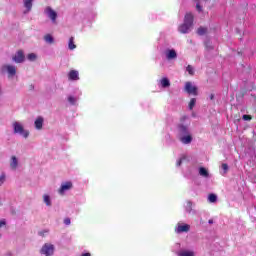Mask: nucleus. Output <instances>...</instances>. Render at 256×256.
<instances>
[{"label":"nucleus","instance_id":"9d476101","mask_svg":"<svg viewBox=\"0 0 256 256\" xmlns=\"http://www.w3.org/2000/svg\"><path fill=\"white\" fill-rule=\"evenodd\" d=\"M68 79H70V81H78L79 72L77 70H71L68 74Z\"/></svg>","mask_w":256,"mask_h":256},{"label":"nucleus","instance_id":"dca6fc26","mask_svg":"<svg viewBox=\"0 0 256 256\" xmlns=\"http://www.w3.org/2000/svg\"><path fill=\"white\" fill-rule=\"evenodd\" d=\"M17 165H19L17 157L16 156H12L11 162H10L11 169H17Z\"/></svg>","mask_w":256,"mask_h":256},{"label":"nucleus","instance_id":"c9c22d12","mask_svg":"<svg viewBox=\"0 0 256 256\" xmlns=\"http://www.w3.org/2000/svg\"><path fill=\"white\" fill-rule=\"evenodd\" d=\"M45 233H47V231H40V232H39V235H40L41 237H45Z\"/></svg>","mask_w":256,"mask_h":256},{"label":"nucleus","instance_id":"c85d7f7f","mask_svg":"<svg viewBox=\"0 0 256 256\" xmlns=\"http://www.w3.org/2000/svg\"><path fill=\"white\" fill-rule=\"evenodd\" d=\"M222 169H223L224 173H227L229 171V165H227V163H223Z\"/></svg>","mask_w":256,"mask_h":256},{"label":"nucleus","instance_id":"4c0bfd02","mask_svg":"<svg viewBox=\"0 0 256 256\" xmlns=\"http://www.w3.org/2000/svg\"><path fill=\"white\" fill-rule=\"evenodd\" d=\"M81 256H91V253H84Z\"/></svg>","mask_w":256,"mask_h":256},{"label":"nucleus","instance_id":"7c9ffc66","mask_svg":"<svg viewBox=\"0 0 256 256\" xmlns=\"http://www.w3.org/2000/svg\"><path fill=\"white\" fill-rule=\"evenodd\" d=\"M68 101H69V103H71V105H75V97L69 96Z\"/></svg>","mask_w":256,"mask_h":256},{"label":"nucleus","instance_id":"72a5a7b5","mask_svg":"<svg viewBox=\"0 0 256 256\" xmlns=\"http://www.w3.org/2000/svg\"><path fill=\"white\" fill-rule=\"evenodd\" d=\"M182 163H183V158H180V159L177 161V163H176L177 167H181Z\"/></svg>","mask_w":256,"mask_h":256},{"label":"nucleus","instance_id":"4468645a","mask_svg":"<svg viewBox=\"0 0 256 256\" xmlns=\"http://www.w3.org/2000/svg\"><path fill=\"white\" fill-rule=\"evenodd\" d=\"M179 133H180V135H188L189 134V128H187V126L181 124L179 126Z\"/></svg>","mask_w":256,"mask_h":256},{"label":"nucleus","instance_id":"f03ea898","mask_svg":"<svg viewBox=\"0 0 256 256\" xmlns=\"http://www.w3.org/2000/svg\"><path fill=\"white\" fill-rule=\"evenodd\" d=\"M185 93H188V95H193L194 97H197L199 95V88L197 86H194L192 82H186L184 86Z\"/></svg>","mask_w":256,"mask_h":256},{"label":"nucleus","instance_id":"f8f14e48","mask_svg":"<svg viewBox=\"0 0 256 256\" xmlns=\"http://www.w3.org/2000/svg\"><path fill=\"white\" fill-rule=\"evenodd\" d=\"M160 85L163 89H167V87H171V82L169 81V78L164 77L160 80Z\"/></svg>","mask_w":256,"mask_h":256},{"label":"nucleus","instance_id":"7ed1b4c3","mask_svg":"<svg viewBox=\"0 0 256 256\" xmlns=\"http://www.w3.org/2000/svg\"><path fill=\"white\" fill-rule=\"evenodd\" d=\"M13 127H14V133H19V135H23L25 139L29 137V131H25V129L23 128V125H21L19 122H14Z\"/></svg>","mask_w":256,"mask_h":256},{"label":"nucleus","instance_id":"58836bf2","mask_svg":"<svg viewBox=\"0 0 256 256\" xmlns=\"http://www.w3.org/2000/svg\"><path fill=\"white\" fill-rule=\"evenodd\" d=\"M208 223H209L210 225H213V219H210V220L208 221Z\"/></svg>","mask_w":256,"mask_h":256},{"label":"nucleus","instance_id":"0eeeda50","mask_svg":"<svg viewBox=\"0 0 256 256\" xmlns=\"http://www.w3.org/2000/svg\"><path fill=\"white\" fill-rule=\"evenodd\" d=\"M13 61L15 63H23L25 61V53L23 50H18L16 54L13 56Z\"/></svg>","mask_w":256,"mask_h":256},{"label":"nucleus","instance_id":"a878e982","mask_svg":"<svg viewBox=\"0 0 256 256\" xmlns=\"http://www.w3.org/2000/svg\"><path fill=\"white\" fill-rule=\"evenodd\" d=\"M195 103H197V99L192 98L189 102V109H193V107H195Z\"/></svg>","mask_w":256,"mask_h":256},{"label":"nucleus","instance_id":"b1692460","mask_svg":"<svg viewBox=\"0 0 256 256\" xmlns=\"http://www.w3.org/2000/svg\"><path fill=\"white\" fill-rule=\"evenodd\" d=\"M208 199H209L210 203H215L217 201V195L210 194Z\"/></svg>","mask_w":256,"mask_h":256},{"label":"nucleus","instance_id":"4be33fe9","mask_svg":"<svg viewBox=\"0 0 256 256\" xmlns=\"http://www.w3.org/2000/svg\"><path fill=\"white\" fill-rule=\"evenodd\" d=\"M179 256H195V253L193 251H182Z\"/></svg>","mask_w":256,"mask_h":256},{"label":"nucleus","instance_id":"aec40b11","mask_svg":"<svg viewBox=\"0 0 256 256\" xmlns=\"http://www.w3.org/2000/svg\"><path fill=\"white\" fill-rule=\"evenodd\" d=\"M167 59H177V52H175V50H169L167 53Z\"/></svg>","mask_w":256,"mask_h":256},{"label":"nucleus","instance_id":"6ab92c4d","mask_svg":"<svg viewBox=\"0 0 256 256\" xmlns=\"http://www.w3.org/2000/svg\"><path fill=\"white\" fill-rule=\"evenodd\" d=\"M44 40L46 41V43H49L50 45H53V43H55V40L53 39V36H51V34L45 35Z\"/></svg>","mask_w":256,"mask_h":256},{"label":"nucleus","instance_id":"c756f323","mask_svg":"<svg viewBox=\"0 0 256 256\" xmlns=\"http://www.w3.org/2000/svg\"><path fill=\"white\" fill-rule=\"evenodd\" d=\"M5 179H6L5 174H1V176H0V187H1V185H3V183H5Z\"/></svg>","mask_w":256,"mask_h":256},{"label":"nucleus","instance_id":"1a4fd4ad","mask_svg":"<svg viewBox=\"0 0 256 256\" xmlns=\"http://www.w3.org/2000/svg\"><path fill=\"white\" fill-rule=\"evenodd\" d=\"M189 229H191L189 224L178 225L176 233H189Z\"/></svg>","mask_w":256,"mask_h":256},{"label":"nucleus","instance_id":"f704fd0d","mask_svg":"<svg viewBox=\"0 0 256 256\" xmlns=\"http://www.w3.org/2000/svg\"><path fill=\"white\" fill-rule=\"evenodd\" d=\"M7 225V222L5 220L0 221V227H5Z\"/></svg>","mask_w":256,"mask_h":256},{"label":"nucleus","instance_id":"bb28decb","mask_svg":"<svg viewBox=\"0 0 256 256\" xmlns=\"http://www.w3.org/2000/svg\"><path fill=\"white\" fill-rule=\"evenodd\" d=\"M186 71L189 73V75H195V72L193 71V66L188 65L186 67Z\"/></svg>","mask_w":256,"mask_h":256},{"label":"nucleus","instance_id":"393cba45","mask_svg":"<svg viewBox=\"0 0 256 256\" xmlns=\"http://www.w3.org/2000/svg\"><path fill=\"white\" fill-rule=\"evenodd\" d=\"M198 35H205L207 33V28L200 27L197 30Z\"/></svg>","mask_w":256,"mask_h":256},{"label":"nucleus","instance_id":"f257e3e1","mask_svg":"<svg viewBox=\"0 0 256 256\" xmlns=\"http://www.w3.org/2000/svg\"><path fill=\"white\" fill-rule=\"evenodd\" d=\"M194 16L191 12L184 16V23L178 27L179 33H189V29L193 27Z\"/></svg>","mask_w":256,"mask_h":256},{"label":"nucleus","instance_id":"423d86ee","mask_svg":"<svg viewBox=\"0 0 256 256\" xmlns=\"http://www.w3.org/2000/svg\"><path fill=\"white\" fill-rule=\"evenodd\" d=\"M8 71L9 77H13L17 74V68L12 65H3L2 72Z\"/></svg>","mask_w":256,"mask_h":256},{"label":"nucleus","instance_id":"f3484780","mask_svg":"<svg viewBox=\"0 0 256 256\" xmlns=\"http://www.w3.org/2000/svg\"><path fill=\"white\" fill-rule=\"evenodd\" d=\"M199 175H200L201 177H205V178L207 179V177H209V171L206 170L205 167H200V168H199Z\"/></svg>","mask_w":256,"mask_h":256},{"label":"nucleus","instance_id":"20e7f679","mask_svg":"<svg viewBox=\"0 0 256 256\" xmlns=\"http://www.w3.org/2000/svg\"><path fill=\"white\" fill-rule=\"evenodd\" d=\"M55 252L53 244H45L41 249V254L45 256H51Z\"/></svg>","mask_w":256,"mask_h":256},{"label":"nucleus","instance_id":"412c9836","mask_svg":"<svg viewBox=\"0 0 256 256\" xmlns=\"http://www.w3.org/2000/svg\"><path fill=\"white\" fill-rule=\"evenodd\" d=\"M44 199V203L47 205V207H51V198L49 197V195L45 194L43 196Z\"/></svg>","mask_w":256,"mask_h":256},{"label":"nucleus","instance_id":"e433bc0d","mask_svg":"<svg viewBox=\"0 0 256 256\" xmlns=\"http://www.w3.org/2000/svg\"><path fill=\"white\" fill-rule=\"evenodd\" d=\"M215 99V94H210V100L213 101Z\"/></svg>","mask_w":256,"mask_h":256},{"label":"nucleus","instance_id":"cd10ccee","mask_svg":"<svg viewBox=\"0 0 256 256\" xmlns=\"http://www.w3.org/2000/svg\"><path fill=\"white\" fill-rule=\"evenodd\" d=\"M242 119H243L244 121H251V119H253V117H251V115L244 114V115L242 116Z\"/></svg>","mask_w":256,"mask_h":256},{"label":"nucleus","instance_id":"2eb2a0df","mask_svg":"<svg viewBox=\"0 0 256 256\" xmlns=\"http://www.w3.org/2000/svg\"><path fill=\"white\" fill-rule=\"evenodd\" d=\"M24 7L27 9V12L33 9V0H24Z\"/></svg>","mask_w":256,"mask_h":256},{"label":"nucleus","instance_id":"473e14b6","mask_svg":"<svg viewBox=\"0 0 256 256\" xmlns=\"http://www.w3.org/2000/svg\"><path fill=\"white\" fill-rule=\"evenodd\" d=\"M64 224L65 225H71V219L70 218H65L64 219Z\"/></svg>","mask_w":256,"mask_h":256},{"label":"nucleus","instance_id":"5701e85b","mask_svg":"<svg viewBox=\"0 0 256 256\" xmlns=\"http://www.w3.org/2000/svg\"><path fill=\"white\" fill-rule=\"evenodd\" d=\"M27 59H28V61H35V59H37V54L30 53V54H28Z\"/></svg>","mask_w":256,"mask_h":256},{"label":"nucleus","instance_id":"39448f33","mask_svg":"<svg viewBox=\"0 0 256 256\" xmlns=\"http://www.w3.org/2000/svg\"><path fill=\"white\" fill-rule=\"evenodd\" d=\"M44 13H46V15H48L49 19H51L52 23H55L57 21V12H55V10H53L52 7H46V9L44 10Z\"/></svg>","mask_w":256,"mask_h":256},{"label":"nucleus","instance_id":"2f4dec72","mask_svg":"<svg viewBox=\"0 0 256 256\" xmlns=\"http://www.w3.org/2000/svg\"><path fill=\"white\" fill-rule=\"evenodd\" d=\"M196 9L199 13H201V11H203V7H201V4H199V3L196 4Z\"/></svg>","mask_w":256,"mask_h":256},{"label":"nucleus","instance_id":"ddd939ff","mask_svg":"<svg viewBox=\"0 0 256 256\" xmlns=\"http://www.w3.org/2000/svg\"><path fill=\"white\" fill-rule=\"evenodd\" d=\"M35 128L38 130L43 129V117H38L34 122Z\"/></svg>","mask_w":256,"mask_h":256},{"label":"nucleus","instance_id":"6e6552de","mask_svg":"<svg viewBox=\"0 0 256 256\" xmlns=\"http://www.w3.org/2000/svg\"><path fill=\"white\" fill-rule=\"evenodd\" d=\"M69 189H73V183L65 182L61 185L60 189L58 190V193H60V195H63V193H65V191H69Z\"/></svg>","mask_w":256,"mask_h":256},{"label":"nucleus","instance_id":"9b49d317","mask_svg":"<svg viewBox=\"0 0 256 256\" xmlns=\"http://www.w3.org/2000/svg\"><path fill=\"white\" fill-rule=\"evenodd\" d=\"M180 141L184 145H189V143H191V141H193V136H191L190 134H185V136H182L180 138Z\"/></svg>","mask_w":256,"mask_h":256},{"label":"nucleus","instance_id":"a211bd4d","mask_svg":"<svg viewBox=\"0 0 256 256\" xmlns=\"http://www.w3.org/2000/svg\"><path fill=\"white\" fill-rule=\"evenodd\" d=\"M68 47H69L70 51H73V49H77V45H75L74 37H70Z\"/></svg>","mask_w":256,"mask_h":256}]
</instances>
